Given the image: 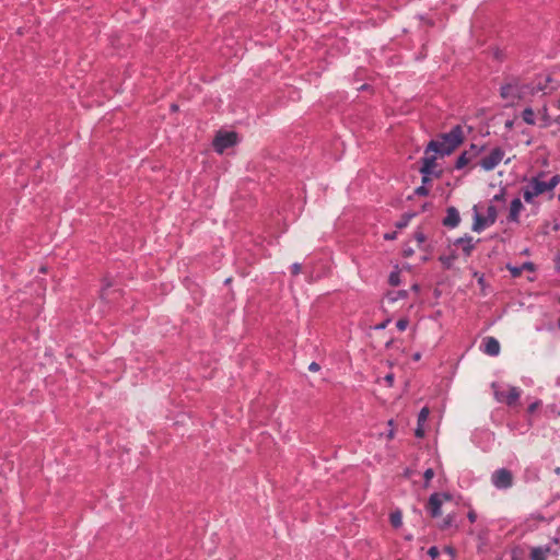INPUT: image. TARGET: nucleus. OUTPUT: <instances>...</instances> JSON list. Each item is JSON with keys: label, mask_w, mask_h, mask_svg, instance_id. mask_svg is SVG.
Returning a JSON list of instances; mask_svg holds the SVG:
<instances>
[{"label": "nucleus", "mask_w": 560, "mask_h": 560, "mask_svg": "<svg viewBox=\"0 0 560 560\" xmlns=\"http://www.w3.org/2000/svg\"><path fill=\"white\" fill-rule=\"evenodd\" d=\"M545 173H539L532 177L523 187V198L528 205H535L536 198L540 195L547 194L551 198L555 188L560 184V175L556 174L548 180L544 179Z\"/></svg>", "instance_id": "f257e3e1"}, {"label": "nucleus", "mask_w": 560, "mask_h": 560, "mask_svg": "<svg viewBox=\"0 0 560 560\" xmlns=\"http://www.w3.org/2000/svg\"><path fill=\"white\" fill-rule=\"evenodd\" d=\"M463 141V128L456 125L448 132L440 135L435 140H431L428 144V151H432L441 156L450 155Z\"/></svg>", "instance_id": "f03ea898"}, {"label": "nucleus", "mask_w": 560, "mask_h": 560, "mask_svg": "<svg viewBox=\"0 0 560 560\" xmlns=\"http://www.w3.org/2000/svg\"><path fill=\"white\" fill-rule=\"evenodd\" d=\"M505 151L501 147H494L485 154L478 165L486 172L494 170L504 159Z\"/></svg>", "instance_id": "7ed1b4c3"}, {"label": "nucleus", "mask_w": 560, "mask_h": 560, "mask_svg": "<svg viewBox=\"0 0 560 560\" xmlns=\"http://www.w3.org/2000/svg\"><path fill=\"white\" fill-rule=\"evenodd\" d=\"M436 153L432 151H428L425 149L424 156L422 158V165L420 167V172L422 174V183L427 184L431 180V176H439L436 172Z\"/></svg>", "instance_id": "20e7f679"}, {"label": "nucleus", "mask_w": 560, "mask_h": 560, "mask_svg": "<svg viewBox=\"0 0 560 560\" xmlns=\"http://www.w3.org/2000/svg\"><path fill=\"white\" fill-rule=\"evenodd\" d=\"M494 397L499 402L513 406L521 397V389L515 386L498 387L494 389Z\"/></svg>", "instance_id": "39448f33"}, {"label": "nucleus", "mask_w": 560, "mask_h": 560, "mask_svg": "<svg viewBox=\"0 0 560 560\" xmlns=\"http://www.w3.org/2000/svg\"><path fill=\"white\" fill-rule=\"evenodd\" d=\"M237 143V133L234 131L219 132L213 140V148L218 153Z\"/></svg>", "instance_id": "423d86ee"}, {"label": "nucleus", "mask_w": 560, "mask_h": 560, "mask_svg": "<svg viewBox=\"0 0 560 560\" xmlns=\"http://www.w3.org/2000/svg\"><path fill=\"white\" fill-rule=\"evenodd\" d=\"M452 499L451 494L442 492H435L430 495L427 509L432 517H439L442 515L441 506Z\"/></svg>", "instance_id": "0eeeda50"}, {"label": "nucleus", "mask_w": 560, "mask_h": 560, "mask_svg": "<svg viewBox=\"0 0 560 560\" xmlns=\"http://www.w3.org/2000/svg\"><path fill=\"white\" fill-rule=\"evenodd\" d=\"M500 95L508 105H513L522 97V89L517 82L506 83L501 86Z\"/></svg>", "instance_id": "6e6552de"}, {"label": "nucleus", "mask_w": 560, "mask_h": 560, "mask_svg": "<svg viewBox=\"0 0 560 560\" xmlns=\"http://www.w3.org/2000/svg\"><path fill=\"white\" fill-rule=\"evenodd\" d=\"M485 147H478L476 144H471L469 150L464 151L456 160L455 168L462 170L467 166L475 158H477L482 151Z\"/></svg>", "instance_id": "1a4fd4ad"}, {"label": "nucleus", "mask_w": 560, "mask_h": 560, "mask_svg": "<svg viewBox=\"0 0 560 560\" xmlns=\"http://www.w3.org/2000/svg\"><path fill=\"white\" fill-rule=\"evenodd\" d=\"M512 479V474L506 469H498L491 476V481L497 489L510 488Z\"/></svg>", "instance_id": "9d476101"}, {"label": "nucleus", "mask_w": 560, "mask_h": 560, "mask_svg": "<svg viewBox=\"0 0 560 560\" xmlns=\"http://www.w3.org/2000/svg\"><path fill=\"white\" fill-rule=\"evenodd\" d=\"M482 351L491 357L500 353V343L494 337H486L481 343Z\"/></svg>", "instance_id": "9b49d317"}, {"label": "nucleus", "mask_w": 560, "mask_h": 560, "mask_svg": "<svg viewBox=\"0 0 560 560\" xmlns=\"http://www.w3.org/2000/svg\"><path fill=\"white\" fill-rule=\"evenodd\" d=\"M454 245L459 247L465 256H469L475 248L476 242L472 236L465 235L455 240Z\"/></svg>", "instance_id": "f8f14e48"}, {"label": "nucleus", "mask_w": 560, "mask_h": 560, "mask_svg": "<svg viewBox=\"0 0 560 560\" xmlns=\"http://www.w3.org/2000/svg\"><path fill=\"white\" fill-rule=\"evenodd\" d=\"M523 203L520 198H514L510 203L509 221L518 222L520 214L523 210Z\"/></svg>", "instance_id": "ddd939ff"}, {"label": "nucleus", "mask_w": 560, "mask_h": 560, "mask_svg": "<svg viewBox=\"0 0 560 560\" xmlns=\"http://www.w3.org/2000/svg\"><path fill=\"white\" fill-rule=\"evenodd\" d=\"M474 210H475V214H474L472 231L480 233L486 228L490 226V224L487 221V218L485 215L477 212L476 208Z\"/></svg>", "instance_id": "4468645a"}, {"label": "nucleus", "mask_w": 560, "mask_h": 560, "mask_svg": "<svg viewBox=\"0 0 560 560\" xmlns=\"http://www.w3.org/2000/svg\"><path fill=\"white\" fill-rule=\"evenodd\" d=\"M506 268L511 272L512 277L516 278V277H520L524 270L534 271L535 265L530 261H526V262L522 264L521 266L508 265Z\"/></svg>", "instance_id": "2eb2a0df"}, {"label": "nucleus", "mask_w": 560, "mask_h": 560, "mask_svg": "<svg viewBox=\"0 0 560 560\" xmlns=\"http://www.w3.org/2000/svg\"><path fill=\"white\" fill-rule=\"evenodd\" d=\"M459 221L460 218L458 211L455 208H448L444 219V224L450 228H455L458 225Z\"/></svg>", "instance_id": "dca6fc26"}, {"label": "nucleus", "mask_w": 560, "mask_h": 560, "mask_svg": "<svg viewBox=\"0 0 560 560\" xmlns=\"http://www.w3.org/2000/svg\"><path fill=\"white\" fill-rule=\"evenodd\" d=\"M550 548L548 546L534 547L530 550V560H546Z\"/></svg>", "instance_id": "f3484780"}, {"label": "nucleus", "mask_w": 560, "mask_h": 560, "mask_svg": "<svg viewBox=\"0 0 560 560\" xmlns=\"http://www.w3.org/2000/svg\"><path fill=\"white\" fill-rule=\"evenodd\" d=\"M389 521L393 527L399 528L402 525V514L399 510L390 513Z\"/></svg>", "instance_id": "a211bd4d"}, {"label": "nucleus", "mask_w": 560, "mask_h": 560, "mask_svg": "<svg viewBox=\"0 0 560 560\" xmlns=\"http://www.w3.org/2000/svg\"><path fill=\"white\" fill-rule=\"evenodd\" d=\"M400 270L396 266L395 269L389 273L388 283L393 287H397L400 284Z\"/></svg>", "instance_id": "6ab92c4d"}, {"label": "nucleus", "mask_w": 560, "mask_h": 560, "mask_svg": "<svg viewBox=\"0 0 560 560\" xmlns=\"http://www.w3.org/2000/svg\"><path fill=\"white\" fill-rule=\"evenodd\" d=\"M523 120L528 125L535 124V114L534 110L529 107L525 108L522 114Z\"/></svg>", "instance_id": "aec40b11"}, {"label": "nucleus", "mask_w": 560, "mask_h": 560, "mask_svg": "<svg viewBox=\"0 0 560 560\" xmlns=\"http://www.w3.org/2000/svg\"><path fill=\"white\" fill-rule=\"evenodd\" d=\"M497 214V208L492 205L488 206L487 213L485 217L487 218V221L489 222L490 225H492L495 222Z\"/></svg>", "instance_id": "412c9836"}, {"label": "nucleus", "mask_w": 560, "mask_h": 560, "mask_svg": "<svg viewBox=\"0 0 560 560\" xmlns=\"http://www.w3.org/2000/svg\"><path fill=\"white\" fill-rule=\"evenodd\" d=\"M429 415H430V410L428 407H423L420 411H419V415H418V424H420V427H424V423L427 422L428 418H429Z\"/></svg>", "instance_id": "4be33fe9"}, {"label": "nucleus", "mask_w": 560, "mask_h": 560, "mask_svg": "<svg viewBox=\"0 0 560 560\" xmlns=\"http://www.w3.org/2000/svg\"><path fill=\"white\" fill-rule=\"evenodd\" d=\"M406 296H407V291L406 290H400V291L387 294V299H388L389 302H396L397 300L405 299Z\"/></svg>", "instance_id": "5701e85b"}, {"label": "nucleus", "mask_w": 560, "mask_h": 560, "mask_svg": "<svg viewBox=\"0 0 560 560\" xmlns=\"http://www.w3.org/2000/svg\"><path fill=\"white\" fill-rule=\"evenodd\" d=\"M409 325V320L407 318H400L396 322V327L399 331H404L407 329Z\"/></svg>", "instance_id": "b1692460"}, {"label": "nucleus", "mask_w": 560, "mask_h": 560, "mask_svg": "<svg viewBox=\"0 0 560 560\" xmlns=\"http://www.w3.org/2000/svg\"><path fill=\"white\" fill-rule=\"evenodd\" d=\"M413 237H415L416 242L418 243V245H422L425 242V235L421 231H417L413 234Z\"/></svg>", "instance_id": "393cba45"}, {"label": "nucleus", "mask_w": 560, "mask_h": 560, "mask_svg": "<svg viewBox=\"0 0 560 560\" xmlns=\"http://www.w3.org/2000/svg\"><path fill=\"white\" fill-rule=\"evenodd\" d=\"M428 555L432 558V559H435L439 557L440 555V551H439V548L435 547V546H432L429 548L428 550Z\"/></svg>", "instance_id": "a878e982"}, {"label": "nucleus", "mask_w": 560, "mask_h": 560, "mask_svg": "<svg viewBox=\"0 0 560 560\" xmlns=\"http://www.w3.org/2000/svg\"><path fill=\"white\" fill-rule=\"evenodd\" d=\"M434 476V471L432 468H428L425 471H424V479H425V486L431 481V479L433 478Z\"/></svg>", "instance_id": "bb28decb"}, {"label": "nucleus", "mask_w": 560, "mask_h": 560, "mask_svg": "<svg viewBox=\"0 0 560 560\" xmlns=\"http://www.w3.org/2000/svg\"><path fill=\"white\" fill-rule=\"evenodd\" d=\"M416 194L419 196H427L429 194V189L425 187L424 183L422 186H420L416 189Z\"/></svg>", "instance_id": "cd10ccee"}, {"label": "nucleus", "mask_w": 560, "mask_h": 560, "mask_svg": "<svg viewBox=\"0 0 560 560\" xmlns=\"http://www.w3.org/2000/svg\"><path fill=\"white\" fill-rule=\"evenodd\" d=\"M389 323H390V318H386L384 322H382V323L377 324V325L374 327V329H376V330H383V329H385V328L388 326V324H389Z\"/></svg>", "instance_id": "c85d7f7f"}, {"label": "nucleus", "mask_w": 560, "mask_h": 560, "mask_svg": "<svg viewBox=\"0 0 560 560\" xmlns=\"http://www.w3.org/2000/svg\"><path fill=\"white\" fill-rule=\"evenodd\" d=\"M540 400H535L534 402H532L529 406H528V412L529 413H533L536 411V409L540 406Z\"/></svg>", "instance_id": "c756f323"}, {"label": "nucleus", "mask_w": 560, "mask_h": 560, "mask_svg": "<svg viewBox=\"0 0 560 560\" xmlns=\"http://www.w3.org/2000/svg\"><path fill=\"white\" fill-rule=\"evenodd\" d=\"M453 523V516L452 515H447L444 521H443V524L441 525L442 528H447L448 526H451Z\"/></svg>", "instance_id": "7c9ffc66"}, {"label": "nucleus", "mask_w": 560, "mask_h": 560, "mask_svg": "<svg viewBox=\"0 0 560 560\" xmlns=\"http://www.w3.org/2000/svg\"><path fill=\"white\" fill-rule=\"evenodd\" d=\"M302 269V266L299 264V262H294L292 266H291V272L293 275H299L300 271Z\"/></svg>", "instance_id": "2f4dec72"}, {"label": "nucleus", "mask_w": 560, "mask_h": 560, "mask_svg": "<svg viewBox=\"0 0 560 560\" xmlns=\"http://www.w3.org/2000/svg\"><path fill=\"white\" fill-rule=\"evenodd\" d=\"M415 434L416 436L418 438H422L424 435V429L423 427H420V424L417 425L416 430H415Z\"/></svg>", "instance_id": "473e14b6"}, {"label": "nucleus", "mask_w": 560, "mask_h": 560, "mask_svg": "<svg viewBox=\"0 0 560 560\" xmlns=\"http://www.w3.org/2000/svg\"><path fill=\"white\" fill-rule=\"evenodd\" d=\"M320 366L318 363L316 362H312L310 365H308V370L312 371V372H317L319 371Z\"/></svg>", "instance_id": "72a5a7b5"}, {"label": "nucleus", "mask_w": 560, "mask_h": 560, "mask_svg": "<svg viewBox=\"0 0 560 560\" xmlns=\"http://www.w3.org/2000/svg\"><path fill=\"white\" fill-rule=\"evenodd\" d=\"M467 517L471 523H474L477 520V514L475 513V511H469Z\"/></svg>", "instance_id": "f704fd0d"}, {"label": "nucleus", "mask_w": 560, "mask_h": 560, "mask_svg": "<svg viewBox=\"0 0 560 560\" xmlns=\"http://www.w3.org/2000/svg\"><path fill=\"white\" fill-rule=\"evenodd\" d=\"M384 238H385V240H389V241L395 240V238H396V232H393V233H386V234L384 235Z\"/></svg>", "instance_id": "c9c22d12"}, {"label": "nucleus", "mask_w": 560, "mask_h": 560, "mask_svg": "<svg viewBox=\"0 0 560 560\" xmlns=\"http://www.w3.org/2000/svg\"><path fill=\"white\" fill-rule=\"evenodd\" d=\"M412 254H413V250H412L411 248H406V249L404 250V255H405L406 257H409V256H411Z\"/></svg>", "instance_id": "e433bc0d"}, {"label": "nucleus", "mask_w": 560, "mask_h": 560, "mask_svg": "<svg viewBox=\"0 0 560 560\" xmlns=\"http://www.w3.org/2000/svg\"><path fill=\"white\" fill-rule=\"evenodd\" d=\"M385 380H386V382H387L389 385H392V384H393V382H394V376H393L392 374H389V375H387V376L385 377Z\"/></svg>", "instance_id": "4c0bfd02"}, {"label": "nucleus", "mask_w": 560, "mask_h": 560, "mask_svg": "<svg viewBox=\"0 0 560 560\" xmlns=\"http://www.w3.org/2000/svg\"><path fill=\"white\" fill-rule=\"evenodd\" d=\"M445 551L450 555H454V550L451 547L445 548Z\"/></svg>", "instance_id": "58836bf2"}, {"label": "nucleus", "mask_w": 560, "mask_h": 560, "mask_svg": "<svg viewBox=\"0 0 560 560\" xmlns=\"http://www.w3.org/2000/svg\"><path fill=\"white\" fill-rule=\"evenodd\" d=\"M406 225H407V222H406V221L397 223V226H398V228H404V226H406Z\"/></svg>", "instance_id": "ea45409f"}, {"label": "nucleus", "mask_w": 560, "mask_h": 560, "mask_svg": "<svg viewBox=\"0 0 560 560\" xmlns=\"http://www.w3.org/2000/svg\"><path fill=\"white\" fill-rule=\"evenodd\" d=\"M420 358H421V354H420V353H416V354L413 355V359H415L416 361L420 360Z\"/></svg>", "instance_id": "a19ab883"}, {"label": "nucleus", "mask_w": 560, "mask_h": 560, "mask_svg": "<svg viewBox=\"0 0 560 560\" xmlns=\"http://www.w3.org/2000/svg\"><path fill=\"white\" fill-rule=\"evenodd\" d=\"M557 107L560 109V98L557 101Z\"/></svg>", "instance_id": "79ce46f5"}, {"label": "nucleus", "mask_w": 560, "mask_h": 560, "mask_svg": "<svg viewBox=\"0 0 560 560\" xmlns=\"http://www.w3.org/2000/svg\"><path fill=\"white\" fill-rule=\"evenodd\" d=\"M558 199L560 200V195L558 196Z\"/></svg>", "instance_id": "37998d69"}]
</instances>
